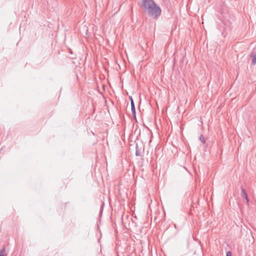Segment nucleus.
<instances>
[{"label":"nucleus","mask_w":256,"mask_h":256,"mask_svg":"<svg viewBox=\"0 0 256 256\" xmlns=\"http://www.w3.org/2000/svg\"><path fill=\"white\" fill-rule=\"evenodd\" d=\"M146 12L150 16L154 18H157L160 15L162 10L155 3L154 6H151Z\"/></svg>","instance_id":"f257e3e1"},{"label":"nucleus","mask_w":256,"mask_h":256,"mask_svg":"<svg viewBox=\"0 0 256 256\" xmlns=\"http://www.w3.org/2000/svg\"><path fill=\"white\" fill-rule=\"evenodd\" d=\"M142 2V7L145 10H147L154 6L155 2L153 0H141Z\"/></svg>","instance_id":"f03ea898"},{"label":"nucleus","mask_w":256,"mask_h":256,"mask_svg":"<svg viewBox=\"0 0 256 256\" xmlns=\"http://www.w3.org/2000/svg\"><path fill=\"white\" fill-rule=\"evenodd\" d=\"M130 106H131L132 112V116L136 118V108H135L134 102L132 96H130Z\"/></svg>","instance_id":"7ed1b4c3"},{"label":"nucleus","mask_w":256,"mask_h":256,"mask_svg":"<svg viewBox=\"0 0 256 256\" xmlns=\"http://www.w3.org/2000/svg\"><path fill=\"white\" fill-rule=\"evenodd\" d=\"M242 190V196L246 200V202H248L249 200L247 195V194L244 188H241Z\"/></svg>","instance_id":"20e7f679"},{"label":"nucleus","mask_w":256,"mask_h":256,"mask_svg":"<svg viewBox=\"0 0 256 256\" xmlns=\"http://www.w3.org/2000/svg\"><path fill=\"white\" fill-rule=\"evenodd\" d=\"M250 57L252 58V64L253 65H255L256 64V56L255 54L252 52L250 54Z\"/></svg>","instance_id":"39448f33"},{"label":"nucleus","mask_w":256,"mask_h":256,"mask_svg":"<svg viewBox=\"0 0 256 256\" xmlns=\"http://www.w3.org/2000/svg\"><path fill=\"white\" fill-rule=\"evenodd\" d=\"M199 140H200L203 144H205L206 143V140H205V138H204V136H203V135L201 134L200 137H199Z\"/></svg>","instance_id":"423d86ee"},{"label":"nucleus","mask_w":256,"mask_h":256,"mask_svg":"<svg viewBox=\"0 0 256 256\" xmlns=\"http://www.w3.org/2000/svg\"><path fill=\"white\" fill-rule=\"evenodd\" d=\"M136 156H140V150H138V145L136 144Z\"/></svg>","instance_id":"0eeeda50"},{"label":"nucleus","mask_w":256,"mask_h":256,"mask_svg":"<svg viewBox=\"0 0 256 256\" xmlns=\"http://www.w3.org/2000/svg\"><path fill=\"white\" fill-rule=\"evenodd\" d=\"M226 256H232V253L230 251H228L226 253Z\"/></svg>","instance_id":"6e6552de"},{"label":"nucleus","mask_w":256,"mask_h":256,"mask_svg":"<svg viewBox=\"0 0 256 256\" xmlns=\"http://www.w3.org/2000/svg\"><path fill=\"white\" fill-rule=\"evenodd\" d=\"M2 251H1L0 254V256H4L2 254Z\"/></svg>","instance_id":"1a4fd4ad"}]
</instances>
